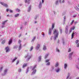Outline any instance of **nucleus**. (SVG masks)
Wrapping results in <instances>:
<instances>
[{"label":"nucleus","mask_w":79,"mask_h":79,"mask_svg":"<svg viewBox=\"0 0 79 79\" xmlns=\"http://www.w3.org/2000/svg\"><path fill=\"white\" fill-rule=\"evenodd\" d=\"M73 54V52H72L69 54V58H71V56H72V55Z\"/></svg>","instance_id":"8"},{"label":"nucleus","mask_w":79,"mask_h":79,"mask_svg":"<svg viewBox=\"0 0 79 79\" xmlns=\"http://www.w3.org/2000/svg\"><path fill=\"white\" fill-rule=\"evenodd\" d=\"M22 29V27L20 28V29Z\"/></svg>","instance_id":"63"},{"label":"nucleus","mask_w":79,"mask_h":79,"mask_svg":"<svg viewBox=\"0 0 79 79\" xmlns=\"http://www.w3.org/2000/svg\"><path fill=\"white\" fill-rule=\"evenodd\" d=\"M36 66H37V65H35L34 67L32 69V70L33 71L32 74L31 75H33V74H35L36 73V71H37V70L36 69H35V68H36Z\"/></svg>","instance_id":"2"},{"label":"nucleus","mask_w":79,"mask_h":79,"mask_svg":"<svg viewBox=\"0 0 79 79\" xmlns=\"http://www.w3.org/2000/svg\"><path fill=\"white\" fill-rule=\"evenodd\" d=\"M79 42V40H77L75 41L76 44H77Z\"/></svg>","instance_id":"34"},{"label":"nucleus","mask_w":79,"mask_h":79,"mask_svg":"<svg viewBox=\"0 0 79 79\" xmlns=\"http://www.w3.org/2000/svg\"><path fill=\"white\" fill-rule=\"evenodd\" d=\"M75 29V27L73 26V27L72 29H71L72 30H74Z\"/></svg>","instance_id":"38"},{"label":"nucleus","mask_w":79,"mask_h":79,"mask_svg":"<svg viewBox=\"0 0 79 79\" xmlns=\"http://www.w3.org/2000/svg\"><path fill=\"white\" fill-rule=\"evenodd\" d=\"M74 32H73L72 34L71 35V39H73V37H74Z\"/></svg>","instance_id":"13"},{"label":"nucleus","mask_w":79,"mask_h":79,"mask_svg":"<svg viewBox=\"0 0 79 79\" xmlns=\"http://www.w3.org/2000/svg\"><path fill=\"white\" fill-rule=\"evenodd\" d=\"M18 47V46H14L13 48H14V49H15V48H17Z\"/></svg>","instance_id":"25"},{"label":"nucleus","mask_w":79,"mask_h":79,"mask_svg":"<svg viewBox=\"0 0 79 79\" xmlns=\"http://www.w3.org/2000/svg\"><path fill=\"white\" fill-rule=\"evenodd\" d=\"M7 22V20H6L4 22H3L2 23V24L4 25L5 24V23H6V22Z\"/></svg>","instance_id":"29"},{"label":"nucleus","mask_w":79,"mask_h":79,"mask_svg":"<svg viewBox=\"0 0 79 79\" xmlns=\"http://www.w3.org/2000/svg\"><path fill=\"white\" fill-rule=\"evenodd\" d=\"M38 61H40L41 60V56H40L39 57H38Z\"/></svg>","instance_id":"9"},{"label":"nucleus","mask_w":79,"mask_h":79,"mask_svg":"<svg viewBox=\"0 0 79 79\" xmlns=\"http://www.w3.org/2000/svg\"><path fill=\"white\" fill-rule=\"evenodd\" d=\"M35 36L34 37L32 40H31V42H33L34 40L35 39Z\"/></svg>","instance_id":"26"},{"label":"nucleus","mask_w":79,"mask_h":79,"mask_svg":"<svg viewBox=\"0 0 79 79\" xmlns=\"http://www.w3.org/2000/svg\"><path fill=\"white\" fill-rule=\"evenodd\" d=\"M0 4H1L3 6H5L6 8H8V5L6 4H5L2 2H0Z\"/></svg>","instance_id":"6"},{"label":"nucleus","mask_w":79,"mask_h":79,"mask_svg":"<svg viewBox=\"0 0 79 79\" xmlns=\"http://www.w3.org/2000/svg\"><path fill=\"white\" fill-rule=\"evenodd\" d=\"M6 10L7 12H8V11H9V10L8 8H7L6 9Z\"/></svg>","instance_id":"49"},{"label":"nucleus","mask_w":79,"mask_h":79,"mask_svg":"<svg viewBox=\"0 0 79 79\" xmlns=\"http://www.w3.org/2000/svg\"><path fill=\"white\" fill-rule=\"evenodd\" d=\"M35 24H36V23H37V21H35Z\"/></svg>","instance_id":"58"},{"label":"nucleus","mask_w":79,"mask_h":79,"mask_svg":"<svg viewBox=\"0 0 79 79\" xmlns=\"http://www.w3.org/2000/svg\"><path fill=\"white\" fill-rule=\"evenodd\" d=\"M40 44H38L36 47V49L39 50V47H40Z\"/></svg>","instance_id":"14"},{"label":"nucleus","mask_w":79,"mask_h":79,"mask_svg":"<svg viewBox=\"0 0 79 79\" xmlns=\"http://www.w3.org/2000/svg\"><path fill=\"white\" fill-rule=\"evenodd\" d=\"M63 43L64 45V41Z\"/></svg>","instance_id":"59"},{"label":"nucleus","mask_w":79,"mask_h":79,"mask_svg":"<svg viewBox=\"0 0 79 79\" xmlns=\"http://www.w3.org/2000/svg\"><path fill=\"white\" fill-rule=\"evenodd\" d=\"M47 56H48V55H47L45 57V59L47 58Z\"/></svg>","instance_id":"48"},{"label":"nucleus","mask_w":79,"mask_h":79,"mask_svg":"<svg viewBox=\"0 0 79 79\" xmlns=\"http://www.w3.org/2000/svg\"><path fill=\"white\" fill-rule=\"evenodd\" d=\"M18 44H19V50H21V41L20 40H19L18 42Z\"/></svg>","instance_id":"3"},{"label":"nucleus","mask_w":79,"mask_h":79,"mask_svg":"<svg viewBox=\"0 0 79 79\" xmlns=\"http://www.w3.org/2000/svg\"><path fill=\"white\" fill-rule=\"evenodd\" d=\"M9 11L10 12V13H13V10H9Z\"/></svg>","instance_id":"41"},{"label":"nucleus","mask_w":79,"mask_h":79,"mask_svg":"<svg viewBox=\"0 0 79 79\" xmlns=\"http://www.w3.org/2000/svg\"><path fill=\"white\" fill-rule=\"evenodd\" d=\"M50 62H48L47 63V65H50Z\"/></svg>","instance_id":"46"},{"label":"nucleus","mask_w":79,"mask_h":79,"mask_svg":"<svg viewBox=\"0 0 79 79\" xmlns=\"http://www.w3.org/2000/svg\"><path fill=\"white\" fill-rule=\"evenodd\" d=\"M56 73L59 72V71H60V69H58L56 70Z\"/></svg>","instance_id":"31"},{"label":"nucleus","mask_w":79,"mask_h":79,"mask_svg":"<svg viewBox=\"0 0 79 79\" xmlns=\"http://www.w3.org/2000/svg\"><path fill=\"white\" fill-rule=\"evenodd\" d=\"M56 34L55 35V36L54 37V39L55 40L56 39V38H58L59 35L58 30L55 29H54L53 31V34Z\"/></svg>","instance_id":"1"},{"label":"nucleus","mask_w":79,"mask_h":79,"mask_svg":"<svg viewBox=\"0 0 79 79\" xmlns=\"http://www.w3.org/2000/svg\"><path fill=\"white\" fill-rule=\"evenodd\" d=\"M71 48H69V50H68V52H71Z\"/></svg>","instance_id":"43"},{"label":"nucleus","mask_w":79,"mask_h":79,"mask_svg":"<svg viewBox=\"0 0 79 79\" xmlns=\"http://www.w3.org/2000/svg\"><path fill=\"white\" fill-rule=\"evenodd\" d=\"M69 73H68V75L67 76V78L66 79H71V78H69Z\"/></svg>","instance_id":"15"},{"label":"nucleus","mask_w":79,"mask_h":79,"mask_svg":"<svg viewBox=\"0 0 79 79\" xmlns=\"http://www.w3.org/2000/svg\"><path fill=\"white\" fill-rule=\"evenodd\" d=\"M71 32H72V29H71H71H70L69 31V33H71Z\"/></svg>","instance_id":"42"},{"label":"nucleus","mask_w":79,"mask_h":79,"mask_svg":"<svg viewBox=\"0 0 79 79\" xmlns=\"http://www.w3.org/2000/svg\"><path fill=\"white\" fill-rule=\"evenodd\" d=\"M7 69H6L4 71V74H6V72H7Z\"/></svg>","instance_id":"24"},{"label":"nucleus","mask_w":79,"mask_h":79,"mask_svg":"<svg viewBox=\"0 0 79 79\" xmlns=\"http://www.w3.org/2000/svg\"><path fill=\"white\" fill-rule=\"evenodd\" d=\"M51 34H52V31H51V29H50L49 30V34L51 35Z\"/></svg>","instance_id":"18"},{"label":"nucleus","mask_w":79,"mask_h":79,"mask_svg":"<svg viewBox=\"0 0 79 79\" xmlns=\"http://www.w3.org/2000/svg\"><path fill=\"white\" fill-rule=\"evenodd\" d=\"M59 2H61V0H59Z\"/></svg>","instance_id":"61"},{"label":"nucleus","mask_w":79,"mask_h":79,"mask_svg":"<svg viewBox=\"0 0 79 79\" xmlns=\"http://www.w3.org/2000/svg\"><path fill=\"white\" fill-rule=\"evenodd\" d=\"M3 69V67H1L0 69V71H2V69Z\"/></svg>","instance_id":"39"},{"label":"nucleus","mask_w":79,"mask_h":79,"mask_svg":"<svg viewBox=\"0 0 79 79\" xmlns=\"http://www.w3.org/2000/svg\"><path fill=\"white\" fill-rule=\"evenodd\" d=\"M42 3H43L44 2V0H42Z\"/></svg>","instance_id":"54"},{"label":"nucleus","mask_w":79,"mask_h":79,"mask_svg":"<svg viewBox=\"0 0 79 79\" xmlns=\"http://www.w3.org/2000/svg\"><path fill=\"white\" fill-rule=\"evenodd\" d=\"M5 40L3 41L2 42V44H4L5 43Z\"/></svg>","instance_id":"37"},{"label":"nucleus","mask_w":79,"mask_h":79,"mask_svg":"<svg viewBox=\"0 0 79 79\" xmlns=\"http://www.w3.org/2000/svg\"><path fill=\"white\" fill-rule=\"evenodd\" d=\"M1 19V16H0V20Z\"/></svg>","instance_id":"60"},{"label":"nucleus","mask_w":79,"mask_h":79,"mask_svg":"<svg viewBox=\"0 0 79 79\" xmlns=\"http://www.w3.org/2000/svg\"><path fill=\"white\" fill-rule=\"evenodd\" d=\"M16 11H17V12H19L20 11V10L18 9H16Z\"/></svg>","instance_id":"30"},{"label":"nucleus","mask_w":79,"mask_h":79,"mask_svg":"<svg viewBox=\"0 0 79 79\" xmlns=\"http://www.w3.org/2000/svg\"><path fill=\"white\" fill-rule=\"evenodd\" d=\"M17 57H15V59L13 60L12 62H13L14 61H15L17 59Z\"/></svg>","instance_id":"21"},{"label":"nucleus","mask_w":79,"mask_h":79,"mask_svg":"<svg viewBox=\"0 0 79 79\" xmlns=\"http://www.w3.org/2000/svg\"><path fill=\"white\" fill-rule=\"evenodd\" d=\"M33 48L34 47H33V46H31L30 48V51L31 52V50H32Z\"/></svg>","instance_id":"20"},{"label":"nucleus","mask_w":79,"mask_h":79,"mask_svg":"<svg viewBox=\"0 0 79 79\" xmlns=\"http://www.w3.org/2000/svg\"><path fill=\"white\" fill-rule=\"evenodd\" d=\"M19 72H21V69H19L18 70Z\"/></svg>","instance_id":"45"},{"label":"nucleus","mask_w":79,"mask_h":79,"mask_svg":"<svg viewBox=\"0 0 79 79\" xmlns=\"http://www.w3.org/2000/svg\"><path fill=\"white\" fill-rule=\"evenodd\" d=\"M64 20H65L66 19V16H64Z\"/></svg>","instance_id":"52"},{"label":"nucleus","mask_w":79,"mask_h":79,"mask_svg":"<svg viewBox=\"0 0 79 79\" xmlns=\"http://www.w3.org/2000/svg\"><path fill=\"white\" fill-rule=\"evenodd\" d=\"M52 29H53L55 27V23H52Z\"/></svg>","instance_id":"16"},{"label":"nucleus","mask_w":79,"mask_h":79,"mask_svg":"<svg viewBox=\"0 0 79 79\" xmlns=\"http://www.w3.org/2000/svg\"><path fill=\"white\" fill-rule=\"evenodd\" d=\"M59 30L60 34H62V29H60Z\"/></svg>","instance_id":"28"},{"label":"nucleus","mask_w":79,"mask_h":79,"mask_svg":"<svg viewBox=\"0 0 79 79\" xmlns=\"http://www.w3.org/2000/svg\"><path fill=\"white\" fill-rule=\"evenodd\" d=\"M19 14H17L15 15V17H18V16H19Z\"/></svg>","instance_id":"22"},{"label":"nucleus","mask_w":79,"mask_h":79,"mask_svg":"<svg viewBox=\"0 0 79 79\" xmlns=\"http://www.w3.org/2000/svg\"><path fill=\"white\" fill-rule=\"evenodd\" d=\"M64 0H63L62 2V3H64Z\"/></svg>","instance_id":"56"},{"label":"nucleus","mask_w":79,"mask_h":79,"mask_svg":"<svg viewBox=\"0 0 79 79\" xmlns=\"http://www.w3.org/2000/svg\"><path fill=\"white\" fill-rule=\"evenodd\" d=\"M7 16H9V15H7Z\"/></svg>","instance_id":"62"},{"label":"nucleus","mask_w":79,"mask_h":79,"mask_svg":"<svg viewBox=\"0 0 79 79\" xmlns=\"http://www.w3.org/2000/svg\"><path fill=\"white\" fill-rule=\"evenodd\" d=\"M50 61V60H46V63H48V61Z\"/></svg>","instance_id":"36"},{"label":"nucleus","mask_w":79,"mask_h":79,"mask_svg":"<svg viewBox=\"0 0 79 79\" xmlns=\"http://www.w3.org/2000/svg\"><path fill=\"white\" fill-rule=\"evenodd\" d=\"M27 0H25V2L26 3H27Z\"/></svg>","instance_id":"50"},{"label":"nucleus","mask_w":79,"mask_h":79,"mask_svg":"<svg viewBox=\"0 0 79 79\" xmlns=\"http://www.w3.org/2000/svg\"><path fill=\"white\" fill-rule=\"evenodd\" d=\"M5 50H6V53H8V52H9L10 51V49L8 46L6 47L5 48Z\"/></svg>","instance_id":"5"},{"label":"nucleus","mask_w":79,"mask_h":79,"mask_svg":"<svg viewBox=\"0 0 79 79\" xmlns=\"http://www.w3.org/2000/svg\"><path fill=\"white\" fill-rule=\"evenodd\" d=\"M68 26H67L65 27V29H68Z\"/></svg>","instance_id":"51"},{"label":"nucleus","mask_w":79,"mask_h":79,"mask_svg":"<svg viewBox=\"0 0 79 79\" xmlns=\"http://www.w3.org/2000/svg\"><path fill=\"white\" fill-rule=\"evenodd\" d=\"M56 51H57V52H60V50H59V49L57 48L56 49Z\"/></svg>","instance_id":"40"},{"label":"nucleus","mask_w":79,"mask_h":79,"mask_svg":"<svg viewBox=\"0 0 79 79\" xmlns=\"http://www.w3.org/2000/svg\"><path fill=\"white\" fill-rule=\"evenodd\" d=\"M19 60H17L16 62V65H18V64L19 63Z\"/></svg>","instance_id":"33"},{"label":"nucleus","mask_w":79,"mask_h":79,"mask_svg":"<svg viewBox=\"0 0 79 79\" xmlns=\"http://www.w3.org/2000/svg\"><path fill=\"white\" fill-rule=\"evenodd\" d=\"M74 24H75H75H77V22H75Z\"/></svg>","instance_id":"55"},{"label":"nucleus","mask_w":79,"mask_h":79,"mask_svg":"<svg viewBox=\"0 0 79 79\" xmlns=\"http://www.w3.org/2000/svg\"><path fill=\"white\" fill-rule=\"evenodd\" d=\"M27 64H24L23 65V68H24L25 67H26L27 66Z\"/></svg>","instance_id":"12"},{"label":"nucleus","mask_w":79,"mask_h":79,"mask_svg":"<svg viewBox=\"0 0 79 79\" xmlns=\"http://www.w3.org/2000/svg\"><path fill=\"white\" fill-rule=\"evenodd\" d=\"M12 39H10V40H9V42L8 43L9 45H10V44H11L12 43Z\"/></svg>","instance_id":"7"},{"label":"nucleus","mask_w":79,"mask_h":79,"mask_svg":"<svg viewBox=\"0 0 79 79\" xmlns=\"http://www.w3.org/2000/svg\"><path fill=\"white\" fill-rule=\"evenodd\" d=\"M43 49L44 50H46V49H47V48H46V46H45V45H44L43 46Z\"/></svg>","instance_id":"17"},{"label":"nucleus","mask_w":79,"mask_h":79,"mask_svg":"<svg viewBox=\"0 0 79 79\" xmlns=\"http://www.w3.org/2000/svg\"><path fill=\"white\" fill-rule=\"evenodd\" d=\"M30 68H32V66H31Z\"/></svg>","instance_id":"57"},{"label":"nucleus","mask_w":79,"mask_h":79,"mask_svg":"<svg viewBox=\"0 0 79 79\" xmlns=\"http://www.w3.org/2000/svg\"><path fill=\"white\" fill-rule=\"evenodd\" d=\"M74 20H72V22H71L70 23V25H72V24H73V23H74Z\"/></svg>","instance_id":"27"},{"label":"nucleus","mask_w":79,"mask_h":79,"mask_svg":"<svg viewBox=\"0 0 79 79\" xmlns=\"http://www.w3.org/2000/svg\"><path fill=\"white\" fill-rule=\"evenodd\" d=\"M24 58H27V60H29L31 58V57L28 54L27 55L25 56Z\"/></svg>","instance_id":"4"},{"label":"nucleus","mask_w":79,"mask_h":79,"mask_svg":"<svg viewBox=\"0 0 79 79\" xmlns=\"http://www.w3.org/2000/svg\"><path fill=\"white\" fill-rule=\"evenodd\" d=\"M67 67V64H64V69H66Z\"/></svg>","instance_id":"19"},{"label":"nucleus","mask_w":79,"mask_h":79,"mask_svg":"<svg viewBox=\"0 0 79 79\" xmlns=\"http://www.w3.org/2000/svg\"><path fill=\"white\" fill-rule=\"evenodd\" d=\"M58 62H56V65H55V66L56 67H57V66H58Z\"/></svg>","instance_id":"32"},{"label":"nucleus","mask_w":79,"mask_h":79,"mask_svg":"<svg viewBox=\"0 0 79 79\" xmlns=\"http://www.w3.org/2000/svg\"><path fill=\"white\" fill-rule=\"evenodd\" d=\"M77 47H79V44H78L77 46Z\"/></svg>","instance_id":"47"},{"label":"nucleus","mask_w":79,"mask_h":79,"mask_svg":"<svg viewBox=\"0 0 79 79\" xmlns=\"http://www.w3.org/2000/svg\"><path fill=\"white\" fill-rule=\"evenodd\" d=\"M21 36V34H20L19 36V37H20Z\"/></svg>","instance_id":"53"},{"label":"nucleus","mask_w":79,"mask_h":79,"mask_svg":"<svg viewBox=\"0 0 79 79\" xmlns=\"http://www.w3.org/2000/svg\"><path fill=\"white\" fill-rule=\"evenodd\" d=\"M31 10V5H30L28 8V11H30Z\"/></svg>","instance_id":"10"},{"label":"nucleus","mask_w":79,"mask_h":79,"mask_svg":"<svg viewBox=\"0 0 79 79\" xmlns=\"http://www.w3.org/2000/svg\"><path fill=\"white\" fill-rule=\"evenodd\" d=\"M78 60H79V58H78Z\"/></svg>","instance_id":"64"},{"label":"nucleus","mask_w":79,"mask_h":79,"mask_svg":"<svg viewBox=\"0 0 79 79\" xmlns=\"http://www.w3.org/2000/svg\"><path fill=\"white\" fill-rule=\"evenodd\" d=\"M42 2H40V4L39 5V8H41V6H42Z\"/></svg>","instance_id":"11"},{"label":"nucleus","mask_w":79,"mask_h":79,"mask_svg":"<svg viewBox=\"0 0 79 79\" xmlns=\"http://www.w3.org/2000/svg\"><path fill=\"white\" fill-rule=\"evenodd\" d=\"M58 1H56V5H57L58 4Z\"/></svg>","instance_id":"44"},{"label":"nucleus","mask_w":79,"mask_h":79,"mask_svg":"<svg viewBox=\"0 0 79 79\" xmlns=\"http://www.w3.org/2000/svg\"><path fill=\"white\" fill-rule=\"evenodd\" d=\"M68 28H65V32L66 33H68Z\"/></svg>","instance_id":"23"},{"label":"nucleus","mask_w":79,"mask_h":79,"mask_svg":"<svg viewBox=\"0 0 79 79\" xmlns=\"http://www.w3.org/2000/svg\"><path fill=\"white\" fill-rule=\"evenodd\" d=\"M30 0H28L27 1V3L28 4H29V3H30Z\"/></svg>","instance_id":"35"}]
</instances>
